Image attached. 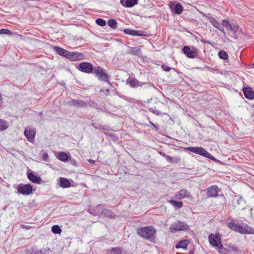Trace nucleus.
<instances>
[{
  "label": "nucleus",
  "mask_w": 254,
  "mask_h": 254,
  "mask_svg": "<svg viewBox=\"0 0 254 254\" xmlns=\"http://www.w3.org/2000/svg\"><path fill=\"white\" fill-rule=\"evenodd\" d=\"M93 73L99 81L107 82L111 84V83L110 82V76L102 67L100 66H95Z\"/></svg>",
  "instance_id": "obj_4"
},
{
  "label": "nucleus",
  "mask_w": 254,
  "mask_h": 254,
  "mask_svg": "<svg viewBox=\"0 0 254 254\" xmlns=\"http://www.w3.org/2000/svg\"><path fill=\"white\" fill-rule=\"evenodd\" d=\"M241 223L239 224L238 220L232 219L227 225L232 231L241 234H254V228L242 222Z\"/></svg>",
  "instance_id": "obj_1"
},
{
  "label": "nucleus",
  "mask_w": 254,
  "mask_h": 254,
  "mask_svg": "<svg viewBox=\"0 0 254 254\" xmlns=\"http://www.w3.org/2000/svg\"><path fill=\"white\" fill-rule=\"evenodd\" d=\"M72 163H73V164L75 165L76 161L75 160H73Z\"/></svg>",
  "instance_id": "obj_52"
},
{
  "label": "nucleus",
  "mask_w": 254,
  "mask_h": 254,
  "mask_svg": "<svg viewBox=\"0 0 254 254\" xmlns=\"http://www.w3.org/2000/svg\"><path fill=\"white\" fill-rule=\"evenodd\" d=\"M140 49L138 48H132L130 50V53L133 55H138L140 53Z\"/></svg>",
  "instance_id": "obj_41"
},
{
  "label": "nucleus",
  "mask_w": 254,
  "mask_h": 254,
  "mask_svg": "<svg viewBox=\"0 0 254 254\" xmlns=\"http://www.w3.org/2000/svg\"><path fill=\"white\" fill-rule=\"evenodd\" d=\"M231 250L234 251H235V252H237L238 251V249L236 247H232V248H231Z\"/></svg>",
  "instance_id": "obj_49"
},
{
  "label": "nucleus",
  "mask_w": 254,
  "mask_h": 254,
  "mask_svg": "<svg viewBox=\"0 0 254 254\" xmlns=\"http://www.w3.org/2000/svg\"><path fill=\"white\" fill-rule=\"evenodd\" d=\"M156 233V230L153 226H145L137 230V235L146 240H151Z\"/></svg>",
  "instance_id": "obj_3"
},
{
  "label": "nucleus",
  "mask_w": 254,
  "mask_h": 254,
  "mask_svg": "<svg viewBox=\"0 0 254 254\" xmlns=\"http://www.w3.org/2000/svg\"><path fill=\"white\" fill-rule=\"evenodd\" d=\"M103 209V206L101 204H98L94 208H89L88 212L94 216L98 215L100 213H101Z\"/></svg>",
  "instance_id": "obj_17"
},
{
  "label": "nucleus",
  "mask_w": 254,
  "mask_h": 254,
  "mask_svg": "<svg viewBox=\"0 0 254 254\" xmlns=\"http://www.w3.org/2000/svg\"><path fill=\"white\" fill-rule=\"evenodd\" d=\"M189 244V240H184L179 242L177 244V245L176 246V248L177 249H179V248L186 249L187 246H188Z\"/></svg>",
  "instance_id": "obj_24"
},
{
  "label": "nucleus",
  "mask_w": 254,
  "mask_h": 254,
  "mask_svg": "<svg viewBox=\"0 0 254 254\" xmlns=\"http://www.w3.org/2000/svg\"><path fill=\"white\" fill-rule=\"evenodd\" d=\"M57 158L59 160L64 162H66L69 159V156H68V155L64 152H60L58 153L57 155Z\"/></svg>",
  "instance_id": "obj_25"
},
{
  "label": "nucleus",
  "mask_w": 254,
  "mask_h": 254,
  "mask_svg": "<svg viewBox=\"0 0 254 254\" xmlns=\"http://www.w3.org/2000/svg\"><path fill=\"white\" fill-rule=\"evenodd\" d=\"M205 16L214 27L223 32L224 35H226V33L223 26H221V23L217 20H216L214 17L211 16L210 13H208Z\"/></svg>",
  "instance_id": "obj_10"
},
{
  "label": "nucleus",
  "mask_w": 254,
  "mask_h": 254,
  "mask_svg": "<svg viewBox=\"0 0 254 254\" xmlns=\"http://www.w3.org/2000/svg\"><path fill=\"white\" fill-rule=\"evenodd\" d=\"M253 106V107H254V104L253 105V106Z\"/></svg>",
  "instance_id": "obj_53"
},
{
  "label": "nucleus",
  "mask_w": 254,
  "mask_h": 254,
  "mask_svg": "<svg viewBox=\"0 0 254 254\" xmlns=\"http://www.w3.org/2000/svg\"><path fill=\"white\" fill-rule=\"evenodd\" d=\"M42 160L45 161H49V155L47 152L44 153L42 157Z\"/></svg>",
  "instance_id": "obj_42"
},
{
  "label": "nucleus",
  "mask_w": 254,
  "mask_h": 254,
  "mask_svg": "<svg viewBox=\"0 0 254 254\" xmlns=\"http://www.w3.org/2000/svg\"><path fill=\"white\" fill-rule=\"evenodd\" d=\"M67 59L72 61H78L84 60L85 56L82 53L69 52Z\"/></svg>",
  "instance_id": "obj_11"
},
{
  "label": "nucleus",
  "mask_w": 254,
  "mask_h": 254,
  "mask_svg": "<svg viewBox=\"0 0 254 254\" xmlns=\"http://www.w3.org/2000/svg\"><path fill=\"white\" fill-rule=\"evenodd\" d=\"M149 110L150 112H152L154 114L157 115V116H160L162 114V113L156 109L155 107L154 108H150L149 109Z\"/></svg>",
  "instance_id": "obj_39"
},
{
  "label": "nucleus",
  "mask_w": 254,
  "mask_h": 254,
  "mask_svg": "<svg viewBox=\"0 0 254 254\" xmlns=\"http://www.w3.org/2000/svg\"><path fill=\"white\" fill-rule=\"evenodd\" d=\"M77 68L81 72L86 73H93L94 70V67L93 65L88 62H83L79 64Z\"/></svg>",
  "instance_id": "obj_7"
},
{
  "label": "nucleus",
  "mask_w": 254,
  "mask_h": 254,
  "mask_svg": "<svg viewBox=\"0 0 254 254\" xmlns=\"http://www.w3.org/2000/svg\"><path fill=\"white\" fill-rule=\"evenodd\" d=\"M101 214L109 218L114 219L116 217V214L108 209H102Z\"/></svg>",
  "instance_id": "obj_21"
},
{
  "label": "nucleus",
  "mask_w": 254,
  "mask_h": 254,
  "mask_svg": "<svg viewBox=\"0 0 254 254\" xmlns=\"http://www.w3.org/2000/svg\"><path fill=\"white\" fill-rule=\"evenodd\" d=\"M185 150L200 155L212 161L216 160V158L213 156L202 147H188L185 148Z\"/></svg>",
  "instance_id": "obj_5"
},
{
  "label": "nucleus",
  "mask_w": 254,
  "mask_h": 254,
  "mask_svg": "<svg viewBox=\"0 0 254 254\" xmlns=\"http://www.w3.org/2000/svg\"><path fill=\"white\" fill-rule=\"evenodd\" d=\"M52 232L54 234H59L62 232V229L59 225H55L52 227Z\"/></svg>",
  "instance_id": "obj_33"
},
{
  "label": "nucleus",
  "mask_w": 254,
  "mask_h": 254,
  "mask_svg": "<svg viewBox=\"0 0 254 254\" xmlns=\"http://www.w3.org/2000/svg\"><path fill=\"white\" fill-rule=\"evenodd\" d=\"M127 83L129 84L131 88H137L142 87L143 85L147 84V83L140 82L135 78H128L127 80Z\"/></svg>",
  "instance_id": "obj_13"
},
{
  "label": "nucleus",
  "mask_w": 254,
  "mask_h": 254,
  "mask_svg": "<svg viewBox=\"0 0 254 254\" xmlns=\"http://www.w3.org/2000/svg\"><path fill=\"white\" fill-rule=\"evenodd\" d=\"M110 254H122L121 248L118 247L112 248L110 250Z\"/></svg>",
  "instance_id": "obj_32"
},
{
  "label": "nucleus",
  "mask_w": 254,
  "mask_h": 254,
  "mask_svg": "<svg viewBox=\"0 0 254 254\" xmlns=\"http://www.w3.org/2000/svg\"><path fill=\"white\" fill-rule=\"evenodd\" d=\"M138 0H126L124 1L123 0H121L122 5L126 7H131L136 4Z\"/></svg>",
  "instance_id": "obj_22"
},
{
  "label": "nucleus",
  "mask_w": 254,
  "mask_h": 254,
  "mask_svg": "<svg viewBox=\"0 0 254 254\" xmlns=\"http://www.w3.org/2000/svg\"><path fill=\"white\" fill-rule=\"evenodd\" d=\"M0 34L11 35L12 32H11L10 30L7 29H0Z\"/></svg>",
  "instance_id": "obj_40"
},
{
  "label": "nucleus",
  "mask_w": 254,
  "mask_h": 254,
  "mask_svg": "<svg viewBox=\"0 0 254 254\" xmlns=\"http://www.w3.org/2000/svg\"><path fill=\"white\" fill-rule=\"evenodd\" d=\"M134 36H148V35L145 31L141 30H135Z\"/></svg>",
  "instance_id": "obj_37"
},
{
  "label": "nucleus",
  "mask_w": 254,
  "mask_h": 254,
  "mask_svg": "<svg viewBox=\"0 0 254 254\" xmlns=\"http://www.w3.org/2000/svg\"><path fill=\"white\" fill-rule=\"evenodd\" d=\"M243 201L245 202L244 199L242 196H240L239 199L238 200V203L240 204Z\"/></svg>",
  "instance_id": "obj_47"
},
{
  "label": "nucleus",
  "mask_w": 254,
  "mask_h": 254,
  "mask_svg": "<svg viewBox=\"0 0 254 254\" xmlns=\"http://www.w3.org/2000/svg\"><path fill=\"white\" fill-rule=\"evenodd\" d=\"M169 203L172 204L175 208L180 209L182 207L183 203L182 201H178L174 200H170L168 201Z\"/></svg>",
  "instance_id": "obj_26"
},
{
  "label": "nucleus",
  "mask_w": 254,
  "mask_h": 254,
  "mask_svg": "<svg viewBox=\"0 0 254 254\" xmlns=\"http://www.w3.org/2000/svg\"><path fill=\"white\" fill-rule=\"evenodd\" d=\"M222 24L223 26L225 27L227 29H229L230 30H233L232 25L230 24L227 19L222 20Z\"/></svg>",
  "instance_id": "obj_34"
},
{
  "label": "nucleus",
  "mask_w": 254,
  "mask_h": 254,
  "mask_svg": "<svg viewBox=\"0 0 254 254\" xmlns=\"http://www.w3.org/2000/svg\"><path fill=\"white\" fill-rule=\"evenodd\" d=\"M9 127V124L5 121L0 120V130H4Z\"/></svg>",
  "instance_id": "obj_29"
},
{
  "label": "nucleus",
  "mask_w": 254,
  "mask_h": 254,
  "mask_svg": "<svg viewBox=\"0 0 254 254\" xmlns=\"http://www.w3.org/2000/svg\"><path fill=\"white\" fill-rule=\"evenodd\" d=\"M243 91L245 97L247 99L252 100L254 98V92L252 88L250 87H244L243 89Z\"/></svg>",
  "instance_id": "obj_16"
},
{
  "label": "nucleus",
  "mask_w": 254,
  "mask_h": 254,
  "mask_svg": "<svg viewBox=\"0 0 254 254\" xmlns=\"http://www.w3.org/2000/svg\"><path fill=\"white\" fill-rule=\"evenodd\" d=\"M54 51L61 56L67 58L69 54V51L61 48L59 46H55L53 48Z\"/></svg>",
  "instance_id": "obj_15"
},
{
  "label": "nucleus",
  "mask_w": 254,
  "mask_h": 254,
  "mask_svg": "<svg viewBox=\"0 0 254 254\" xmlns=\"http://www.w3.org/2000/svg\"><path fill=\"white\" fill-rule=\"evenodd\" d=\"M17 190L20 194L28 195L32 193L33 188L30 184L23 185L21 184L19 185Z\"/></svg>",
  "instance_id": "obj_9"
},
{
  "label": "nucleus",
  "mask_w": 254,
  "mask_h": 254,
  "mask_svg": "<svg viewBox=\"0 0 254 254\" xmlns=\"http://www.w3.org/2000/svg\"><path fill=\"white\" fill-rule=\"evenodd\" d=\"M208 241L212 246L216 248L219 253L221 254L225 253L226 250L222 244L221 237L219 233L209 235Z\"/></svg>",
  "instance_id": "obj_2"
},
{
  "label": "nucleus",
  "mask_w": 254,
  "mask_h": 254,
  "mask_svg": "<svg viewBox=\"0 0 254 254\" xmlns=\"http://www.w3.org/2000/svg\"><path fill=\"white\" fill-rule=\"evenodd\" d=\"M46 250L41 249L40 250L37 251L35 252L34 254H45Z\"/></svg>",
  "instance_id": "obj_44"
},
{
  "label": "nucleus",
  "mask_w": 254,
  "mask_h": 254,
  "mask_svg": "<svg viewBox=\"0 0 254 254\" xmlns=\"http://www.w3.org/2000/svg\"><path fill=\"white\" fill-rule=\"evenodd\" d=\"M24 135L28 141L33 142L36 135V130L30 127H26L24 130Z\"/></svg>",
  "instance_id": "obj_12"
},
{
  "label": "nucleus",
  "mask_w": 254,
  "mask_h": 254,
  "mask_svg": "<svg viewBox=\"0 0 254 254\" xmlns=\"http://www.w3.org/2000/svg\"><path fill=\"white\" fill-rule=\"evenodd\" d=\"M149 123L151 125V126H152L155 129H157L158 127H157L152 122H151V121H149Z\"/></svg>",
  "instance_id": "obj_48"
},
{
  "label": "nucleus",
  "mask_w": 254,
  "mask_h": 254,
  "mask_svg": "<svg viewBox=\"0 0 254 254\" xmlns=\"http://www.w3.org/2000/svg\"><path fill=\"white\" fill-rule=\"evenodd\" d=\"M183 10V7L181 3H177L176 4H175L173 11L176 14H180L182 12Z\"/></svg>",
  "instance_id": "obj_27"
},
{
  "label": "nucleus",
  "mask_w": 254,
  "mask_h": 254,
  "mask_svg": "<svg viewBox=\"0 0 254 254\" xmlns=\"http://www.w3.org/2000/svg\"><path fill=\"white\" fill-rule=\"evenodd\" d=\"M184 54L189 58H194L198 55V50L194 47L185 46L183 49Z\"/></svg>",
  "instance_id": "obj_8"
},
{
  "label": "nucleus",
  "mask_w": 254,
  "mask_h": 254,
  "mask_svg": "<svg viewBox=\"0 0 254 254\" xmlns=\"http://www.w3.org/2000/svg\"><path fill=\"white\" fill-rule=\"evenodd\" d=\"M181 159L180 157L176 156L174 157H172L170 156H168V157H167V158L166 159V160L168 162L171 163H174V164L178 163V162H179L181 161Z\"/></svg>",
  "instance_id": "obj_28"
},
{
  "label": "nucleus",
  "mask_w": 254,
  "mask_h": 254,
  "mask_svg": "<svg viewBox=\"0 0 254 254\" xmlns=\"http://www.w3.org/2000/svg\"><path fill=\"white\" fill-rule=\"evenodd\" d=\"M135 32V30H133V29H131L130 28L125 29L124 30V32L125 34H128V35H133V36H134Z\"/></svg>",
  "instance_id": "obj_38"
},
{
  "label": "nucleus",
  "mask_w": 254,
  "mask_h": 254,
  "mask_svg": "<svg viewBox=\"0 0 254 254\" xmlns=\"http://www.w3.org/2000/svg\"><path fill=\"white\" fill-rule=\"evenodd\" d=\"M161 68L164 71L167 72L170 71L171 69L170 67H169L165 64L162 65Z\"/></svg>",
  "instance_id": "obj_43"
},
{
  "label": "nucleus",
  "mask_w": 254,
  "mask_h": 254,
  "mask_svg": "<svg viewBox=\"0 0 254 254\" xmlns=\"http://www.w3.org/2000/svg\"><path fill=\"white\" fill-rule=\"evenodd\" d=\"M189 254H194V250H191V251H190V252L189 253Z\"/></svg>",
  "instance_id": "obj_51"
},
{
  "label": "nucleus",
  "mask_w": 254,
  "mask_h": 254,
  "mask_svg": "<svg viewBox=\"0 0 254 254\" xmlns=\"http://www.w3.org/2000/svg\"><path fill=\"white\" fill-rule=\"evenodd\" d=\"M190 195V192L187 190L182 189L176 192L175 196L178 199H182L183 198L189 197Z\"/></svg>",
  "instance_id": "obj_20"
},
{
  "label": "nucleus",
  "mask_w": 254,
  "mask_h": 254,
  "mask_svg": "<svg viewBox=\"0 0 254 254\" xmlns=\"http://www.w3.org/2000/svg\"><path fill=\"white\" fill-rule=\"evenodd\" d=\"M60 186L63 188H69L71 186V184L68 180L64 178H60Z\"/></svg>",
  "instance_id": "obj_23"
},
{
  "label": "nucleus",
  "mask_w": 254,
  "mask_h": 254,
  "mask_svg": "<svg viewBox=\"0 0 254 254\" xmlns=\"http://www.w3.org/2000/svg\"><path fill=\"white\" fill-rule=\"evenodd\" d=\"M88 161L90 162V163H94L95 162V161L92 160V159H89L88 160Z\"/></svg>",
  "instance_id": "obj_50"
},
{
  "label": "nucleus",
  "mask_w": 254,
  "mask_h": 254,
  "mask_svg": "<svg viewBox=\"0 0 254 254\" xmlns=\"http://www.w3.org/2000/svg\"><path fill=\"white\" fill-rule=\"evenodd\" d=\"M218 187L216 185H213L207 189V196L208 197H215L218 196Z\"/></svg>",
  "instance_id": "obj_14"
},
{
  "label": "nucleus",
  "mask_w": 254,
  "mask_h": 254,
  "mask_svg": "<svg viewBox=\"0 0 254 254\" xmlns=\"http://www.w3.org/2000/svg\"><path fill=\"white\" fill-rule=\"evenodd\" d=\"M219 57L223 60H228L229 58L228 54L224 51L221 50L218 52Z\"/></svg>",
  "instance_id": "obj_31"
},
{
  "label": "nucleus",
  "mask_w": 254,
  "mask_h": 254,
  "mask_svg": "<svg viewBox=\"0 0 254 254\" xmlns=\"http://www.w3.org/2000/svg\"><path fill=\"white\" fill-rule=\"evenodd\" d=\"M158 152V153L160 155H161L162 156H163L164 158H165L166 159H167V157H168V156H169V155H167V154H166L165 153H164L163 152H162L161 151H159Z\"/></svg>",
  "instance_id": "obj_46"
},
{
  "label": "nucleus",
  "mask_w": 254,
  "mask_h": 254,
  "mask_svg": "<svg viewBox=\"0 0 254 254\" xmlns=\"http://www.w3.org/2000/svg\"><path fill=\"white\" fill-rule=\"evenodd\" d=\"M96 23L97 25L101 26H104L106 24V21L104 19L99 18L96 20Z\"/></svg>",
  "instance_id": "obj_36"
},
{
  "label": "nucleus",
  "mask_w": 254,
  "mask_h": 254,
  "mask_svg": "<svg viewBox=\"0 0 254 254\" xmlns=\"http://www.w3.org/2000/svg\"><path fill=\"white\" fill-rule=\"evenodd\" d=\"M108 25L112 29H115L117 27V22L114 19H110L108 21Z\"/></svg>",
  "instance_id": "obj_30"
},
{
  "label": "nucleus",
  "mask_w": 254,
  "mask_h": 254,
  "mask_svg": "<svg viewBox=\"0 0 254 254\" xmlns=\"http://www.w3.org/2000/svg\"><path fill=\"white\" fill-rule=\"evenodd\" d=\"M20 226L22 228L25 229L26 230H29V229H30L31 228H32V226H30L29 225H24V224H21Z\"/></svg>",
  "instance_id": "obj_45"
},
{
  "label": "nucleus",
  "mask_w": 254,
  "mask_h": 254,
  "mask_svg": "<svg viewBox=\"0 0 254 254\" xmlns=\"http://www.w3.org/2000/svg\"><path fill=\"white\" fill-rule=\"evenodd\" d=\"M189 229V226L184 222L177 221L172 224L170 227V231L175 233L177 231H186Z\"/></svg>",
  "instance_id": "obj_6"
},
{
  "label": "nucleus",
  "mask_w": 254,
  "mask_h": 254,
  "mask_svg": "<svg viewBox=\"0 0 254 254\" xmlns=\"http://www.w3.org/2000/svg\"><path fill=\"white\" fill-rule=\"evenodd\" d=\"M69 104L76 108H84L87 106L86 102L80 100L73 99L69 102Z\"/></svg>",
  "instance_id": "obj_18"
},
{
  "label": "nucleus",
  "mask_w": 254,
  "mask_h": 254,
  "mask_svg": "<svg viewBox=\"0 0 254 254\" xmlns=\"http://www.w3.org/2000/svg\"><path fill=\"white\" fill-rule=\"evenodd\" d=\"M27 177L30 181L34 183L40 184L41 183V178L38 176L35 175L33 173H28Z\"/></svg>",
  "instance_id": "obj_19"
},
{
  "label": "nucleus",
  "mask_w": 254,
  "mask_h": 254,
  "mask_svg": "<svg viewBox=\"0 0 254 254\" xmlns=\"http://www.w3.org/2000/svg\"><path fill=\"white\" fill-rule=\"evenodd\" d=\"M105 134L108 135L109 139L113 141L116 142L118 140V137L113 133H107L105 132Z\"/></svg>",
  "instance_id": "obj_35"
}]
</instances>
